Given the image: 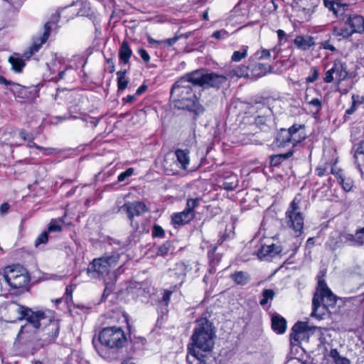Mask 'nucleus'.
<instances>
[{
  "label": "nucleus",
  "mask_w": 364,
  "mask_h": 364,
  "mask_svg": "<svg viewBox=\"0 0 364 364\" xmlns=\"http://www.w3.org/2000/svg\"><path fill=\"white\" fill-rule=\"evenodd\" d=\"M328 168V164H326L324 165H321L316 168V173L318 176H323L327 173Z\"/></svg>",
  "instance_id": "obj_50"
},
{
  "label": "nucleus",
  "mask_w": 364,
  "mask_h": 364,
  "mask_svg": "<svg viewBox=\"0 0 364 364\" xmlns=\"http://www.w3.org/2000/svg\"><path fill=\"white\" fill-rule=\"evenodd\" d=\"M9 62L11 65V68L16 73H21L25 66L24 60L19 54L14 53L9 58Z\"/></svg>",
  "instance_id": "obj_24"
},
{
  "label": "nucleus",
  "mask_w": 364,
  "mask_h": 364,
  "mask_svg": "<svg viewBox=\"0 0 364 364\" xmlns=\"http://www.w3.org/2000/svg\"><path fill=\"white\" fill-rule=\"evenodd\" d=\"M19 136L23 140L28 141V145L30 147H36V149H38L41 151H48L47 149H46L41 146H39L36 145L34 142H33V136L30 134L26 132L25 131H21L19 132Z\"/></svg>",
  "instance_id": "obj_34"
},
{
  "label": "nucleus",
  "mask_w": 364,
  "mask_h": 364,
  "mask_svg": "<svg viewBox=\"0 0 364 364\" xmlns=\"http://www.w3.org/2000/svg\"><path fill=\"white\" fill-rule=\"evenodd\" d=\"M291 140L293 146L302 141L306 138L304 127L302 125H293L290 127Z\"/></svg>",
  "instance_id": "obj_19"
},
{
  "label": "nucleus",
  "mask_w": 364,
  "mask_h": 364,
  "mask_svg": "<svg viewBox=\"0 0 364 364\" xmlns=\"http://www.w3.org/2000/svg\"><path fill=\"white\" fill-rule=\"evenodd\" d=\"M235 31H232L231 32L226 31L225 29H222L220 31H217L213 32L212 36L217 39H224L229 36L230 33H233Z\"/></svg>",
  "instance_id": "obj_43"
},
{
  "label": "nucleus",
  "mask_w": 364,
  "mask_h": 364,
  "mask_svg": "<svg viewBox=\"0 0 364 364\" xmlns=\"http://www.w3.org/2000/svg\"><path fill=\"white\" fill-rule=\"evenodd\" d=\"M48 241V232H43L35 240V246L38 247L40 245L46 244Z\"/></svg>",
  "instance_id": "obj_47"
},
{
  "label": "nucleus",
  "mask_w": 364,
  "mask_h": 364,
  "mask_svg": "<svg viewBox=\"0 0 364 364\" xmlns=\"http://www.w3.org/2000/svg\"><path fill=\"white\" fill-rule=\"evenodd\" d=\"M198 198L187 200L186 208L179 213H175L171 215V222L175 226L185 225L192 220L195 216L194 209L198 206Z\"/></svg>",
  "instance_id": "obj_9"
},
{
  "label": "nucleus",
  "mask_w": 364,
  "mask_h": 364,
  "mask_svg": "<svg viewBox=\"0 0 364 364\" xmlns=\"http://www.w3.org/2000/svg\"><path fill=\"white\" fill-rule=\"evenodd\" d=\"M254 73L257 77H262L271 73L272 67L269 64L257 63L254 68Z\"/></svg>",
  "instance_id": "obj_30"
},
{
  "label": "nucleus",
  "mask_w": 364,
  "mask_h": 364,
  "mask_svg": "<svg viewBox=\"0 0 364 364\" xmlns=\"http://www.w3.org/2000/svg\"><path fill=\"white\" fill-rule=\"evenodd\" d=\"M175 155L177 161L180 164V167L183 169H187L190 163L189 151L188 150L177 149L175 151Z\"/></svg>",
  "instance_id": "obj_22"
},
{
  "label": "nucleus",
  "mask_w": 364,
  "mask_h": 364,
  "mask_svg": "<svg viewBox=\"0 0 364 364\" xmlns=\"http://www.w3.org/2000/svg\"><path fill=\"white\" fill-rule=\"evenodd\" d=\"M318 0H296V4L304 11H310L316 6Z\"/></svg>",
  "instance_id": "obj_33"
},
{
  "label": "nucleus",
  "mask_w": 364,
  "mask_h": 364,
  "mask_svg": "<svg viewBox=\"0 0 364 364\" xmlns=\"http://www.w3.org/2000/svg\"><path fill=\"white\" fill-rule=\"evenodd\" d=\"M348 76L346 65L345 63L336 60L333 67L325 73L323 80L326 83H331L333 80L339 83Z\"/></svg>",
  "instance_id": "obj_11"
},
{
  "label": "nucleus",
  "mask_w": 364,
  "mask_h": 364,
  "mask_svg": "<svg viewBox=\"0 0 364 364\" xmlns=\"http://www.w3.org/2000/svg\"><path fill=\"white\" fill-rule=\"evenodd\" d=\"M171 97L175 107L178 109L196 110L198 109V99L192 90V87L186 78L178 80L171 91Z\"/></svg>",
  "instance_id": "obj_4"
},
{
  "label": "nucleus",
  "mask_w": 364,
  "mask_h": 364,
  "mask_svg": "<svg viewBox=\"0 0 364 364\" xmlns=\"http://www.w3.org/2000/svg\"><path fill=\"white\" fill-rule=\"evenodd\" d=\"M152 235L153 237H164L165 235V232L161 226L156 225L154 226L152 230Z\"/></svg>",
  "instance_id": "obj_49"
},
{
  "label": "nucleus",
  "mask_w": 364,
  "mask_h": 364,
  "mask_svg": "<svg viewBox=\"0 0 364 364\" xmlns=\"http://www.w3.org/2000/svg\"><path fill=\"white\" fill-rule=\"evenodd\" d=\"M247 54V48L243 47L240 50L235 51L232 55V60L235 62H239L242 59L245 58Z\"/></svg>",
  "instance_id": "obj_39"
},
{
  "label": "nucleus",
  "mask_w": 364,
  "mask_h": 364,
  "mask_svg": "<svg viewBox=\"0 0 364 364\" xmlns=\"http://www.w3.org/2000/svg\"><path fill=\"white\" fill-rule=\"evenodd\" d=\"M277 142L279 146H285L288 144H291V130L282 129L277 136Z\"/></svg>",
  "instance_id": "obj_25"
},
{
  "label": "nucleus",
  "mask_w": 364,
  "mask_h": 364,
  "mask_svg": "<svg viewBox=\"0 0 364 364\" xmlns=\"http://www.w3.org/2000/svg\"><path fill=\"white\" fill-rule=\"evenodd\" d=\"M355 237L358 246L362 245L364 242V227L356 231Z\"/></svg>",
  "instance_id": "obj_48"
},
{
  "label": "nucleus",
  "mask_w": 364,
  "mask_h": 364,
  "mask_svg": "<svg viewBox=\"0 0 364 364\" xmlns=\"http://www.w3.org/2000/svg\"><path fill=\"white\" fill-rule=\"evenodd\" d=\"M70 6L73 9L74 14H73L72 13H70L69 14H65V18H64L63 16H61V20L60 21H70V20H72L74 16H76L75 15L76 9L74 8L73 5Z\"/></svg>",
  "instance_id": "obj_53"
},
{
  "label": "nucleus",
  "mask_w": 364,
  "mask_h": 364,
  "mask_svg": "<svg viewBox=\"0 0 364 364\" xmlns=\"http://www.w3.org/2000/svg\"><path fill=\"white\" fill-rule=\"evenodd\" d=\"M50 26L45 24L43 33L40 36H36L32 40L31 45L24 51L23 57L26 59H29L33 55L37 53L42 45L46 42L50 36Z\"/></svg>",
  "instance_id": "obj_12"
},
{
  "label": "nucleus",
  "mask_w": 364,
  "mask_h": 364,
  "mask_svg": "<svg viewBox=\"0 0 364 364\" xmlns=\"http://www.w3.org/2000/svg\"><path fill=\"white\" fill-rule=\"evenodd\" d=\"M132 55V51L129 46V44L126 41H123L119 50V58L120 60L124 64L127 65L129 63V59Z\"/></svg>",
  "instance_id": "obj_23"
},
{
  "label": "nucleus",
  "mask_w": 364,
  "mask_h": 364,
  "mask_svg": "<svg viewBox=\"0 0 364 364\" xmlns=\"http://www.w3.org/2000/svg\"><path fill=\"white\" fill-rule=\"evenodd\" d=\"M127 73V70H122L117 73V85L119 90H124L128 84V80L125 77V75Z\"/></svg>",
  "instance_id": "obj_35"
},
{
  "label": "nucleus",
  "mask_w": 364,
  "mask_h": 364,
  "mask_svg": "<svg viewBox=\"0 0 364 364\" xmlns=\"http://www.w3.org/2000/svg\"><path fill=\"white\" fill-rule=\"evenodd\" d=\"M274 296V292L272 289H264L262 291V299L259 303L262 306L266 305L269 301H272Z\"/></svg>",
  "instance_id": "obj_37"
},
{
  "label": "nucleus",
  "mask_w": 364,
  "mask_h": 364,
  "mask_svg": "<svg viewBox=\"0 0 364 364\" xmlns=\"http://www.w3.org/2000/svg\"><path fill=\"white\" fill-rule=\"evenodd\" d=\"M321 45L323 47V48H324V49L330 50L331 51H335L336 50V48L333 45H331L330 43V42L328 41L321 42Z\"/></svg>",
  "instance_id": "obj_54"
},
{
  "label": "nucleus",
  "mask_w": 364,
  "mask_h": 364,
  "mask_svg": "<svg viewBox=\"0 0 364 364\" xmlns=\"http://www.w3.org/2000/svg\"><path fill=\"white\" fill-rule=\"evenodd\" d=\"M331 173L337 178V180L338 179L339 176H343L342 171L337 168L335 166L331 167Z\"/></svg>",
  "instance_id": "obj_56"
},
{
  "label": "nucleus",
  "mask_w": 364,
  "mask_h": 364,
  "mask_svg": "<svg viewBox=\"0 0 364 364\" xmlns=\"http://www.w3.org/2000/svg\"><path fill=\"white\" fill-rule=\"evenodd\" d=\"M299 201L295 198L286 212L287 223L295 232H301L304 228V216L299 207Z\"/></svg>",
  "instance_id": "obj_8"
},
{
  "label": "nucleus",
  "mask_w": 364,
  "mask_h": 364,
  "mask_svg": "<svg viewBox=\"0 0 364 364\" xmlns=\"http://www.w3.org/2000/svg\"><path fill=\"white\" fill-rule=\"evenodd\" d=\"M171 294L172 291L168 290H166L164 293L163 301L166 303V305L168 304L170 300Z\"/></svg>",
  "instance_id": "obj_58"
},
{
  "label": "nucleus",
  "mask_w": 364,
  "mask_h": 364,
  "mask_svg": "<svg viewBox=\"0 0 364 364\" xmlns=\"http://www.w3.org/2000/svg\"><path fill=\"white\" fill-rule=\"evenodd\" d=\"M19 311L22 317L35 328H45L48 325H52L55 328V331L53 336H58L59 323L55 319L56 314L54 311L48 309H33L24 306H20Z\"/></svg>",
  "instance_id": "obj_3"
},
{
  "label": "nucleus",
  "mask_w": 364,
  "mask_h": 364,
  "mask_svg": "<svg viewBox=\"0 0 364 364\" xmlns=\"http://www.w3.org/2000/svg\"><path fill=\"white\" fill-rule=\"evenodd\" d=\"M9 205L8 203H4L1 205L0 207V211L2 213H5L7 212V210H9Z\"/></svg>",
  "instance_id": "obj_63"
},
{
  "label": "nucleus",
  "mask_w": 364,
  "mask_h": 364,
  "mask_svg": "<svg viewBox=\"0 0 364 364\" xmlns=\"http://www.w3.org/2000/svg\"><path fill=\"white\" fill-rule=\"evenodd\" d=\"M294 43L297 48L302 50H307L314 46L315 41L314 38L310 36L299 35L296 36L294 40Z\"/></svg>",
  "instance_id": "obj_17"
},
{
  "label": "nucleus",
  "mask_w": 364,
  "mask_h": 364,
  "mask_svg": "<svg viewBox=\"0 0 364 364\" xmlns=\"http://www.w3.org/2000/svg\"><path fill=\"white\" fill-rule=\"evenodd\" d=\"M343 241L342 235L335 232L332 234L326 242V245L332 250L340 247Z\"/></svg>",
  "instance_id": "obj_28"
},
{
  "label": "nucleus",
  "mask_w": 364,
  "mask_h": 364,
  "mask_svg": "<svg viewBox=\"0 0 364 364\" xmlns=\"http://www.w3.org/2000/svg\"><path fill=\"white\" fill-rule=\"evenodd\" d=\"M5 282L14 289L24 287L29 282L28 273L19 266H9L0 274ZM1 279L0 278V280Z\"/></svg>",
  "instance_id": "obj_7"
},
{
  "label": "nucleus",
  "mask_w": 364,
  "mask_h": 364,
  "mask_svg": "<svg viewBox=\"0 0 364 364\" xmlns=\"http://www.w3.org/2000/svg\"><path fill=\"white\" fill-rule=\"evenodd\" d=\"M206 74L207 73H205L204 70H198L192 72L183 78H186L188 82H190L191 85V84H193L204 87L205 81V77L206 76Z\"/></svg>",
  "instance_id": "obj_18"
},
{
  "label": "nucleus",
  "mask_w": 364,
  "mask_h": 364,
  "mask_svg": "<svg viewBox=\"0 0 364 364\" xmlns=\"http://www.w3.org/2000/svg\"><path fill=\"white\" fill-rule=\"evenodd\" d=\"M228 76L227 73L225 75H220L215 73H207L205 77V81L204 84L205 87H219L221 85L225 83L228 80Z\"/></svg>",
  "instance_id": "obj_15"
},
{
  "label": "nucleus",
  "mask_w": 364,
  "mask_h": 364,
  "mask_svg": "<svg viewBox=\"0 0 364 364\" xmlns=\"http://www.w3.org/2000/svg\"><path fill=\"white\" fill-rule=\"evenodd\" d=\"M291 343L298 345L304 340H308L311 334H314L322 344H328L332 340L331 330L310 326L308 322L299 321L291 329Z\"/></svg>",
  "instance_id": "obj_5"
},
{
  "label": "nucleus",
  "mask_w": 364,
  "mask_h": 364,
  "mask_svg": "<svg viewBox=\"0 0 364 364\" xmlns=\"http://www.w3.org/2000/svg\"><path fill=\"white\" fill-rule=\"evenodd\" d=\"M312 304L313 311L311 316L318 320L329 316L332 310L336 308V296L323 281L318 282Z\"/></svg>",
  "instance_id": "obj_2"
},
{
  "label": "nucleus",
  "mask_w": 364,
  "mask_h": 364,
  "mask_svg": "<svg viewBox=\"0 0 364 364\" xmlns=\"http://www.w3.org/2000/svg\"><path fill=\"white\" fill-rule=\"evenodd\" d=\"M270 57V51L269 50L263 49L261 51V55L259 58L261 59H268Z\"/></svg>",
  "instance_id": "obj_60"
},
{
  "label": "nucleus",
  "mask_w": 364,
  "mask_h": 364,
  "mask_svg": "<svg viewBox=\"0 0 364 364\" xmlns=\"http://www.w3.org/2000/svg\"><path fill=\"white\" fill-rule=\"evenodd\" d=\"M312 70V75L311 76H309L307 78H306V82H314V81H316L318 77V70L317 68H313L311 69Z\"/></svg>",
  "instance_id": "obj_51"
},
{
  "label": "nucleus",
  "mask_w": 364,
  "mask_h": 364,
  "mask_svg": "<svg viewBox=\"0 0 364 364\" xmlns=\"http://www.w3.org/2000/svg\"><path fill=\"white\" fill-rule=\"evenodd\" d=\"M0 84L5 85H11L14 87L18 86L17 84H14L10 81H8L6 78H4L3 76H1V75H0Z\"/></svg>",
  "instance_id": "obj_61"
},
{
  "label": "nucleus",
  "mask_w": 364,
  "mask_h": 364,
  "mask_svg": "<svg viewBox=\"0 0 364 364\" xmlns=\"http://www.w3.org/2000/svg\"><path fill=\"white\" fill-rule=\"evenodd\" d=\"M338 183L342 186L346 191H350L353 187V181L350 178H345L343 176H339Z\"/></svg>",
  "instance_id": "obj_40"
},
{
  "label": "nucleus",
  "mask_w": 364,
  "mask_h": 364,
  "mask_svg": "<svg viewBox=\"0 0 364 364\" xmlns=\"http://www.w3.org/2000/svg\"><path fill=\"white\" fill-rule=\"evenodd\" d=\"M342 237L343 239H345L346 242L348 245L358 246V244H357V242L355 240L356 239L355 234V235H352V234L342 235Z\"/></svg>",
  "instance_id": "obj_45"
},
{
  "label": "nucleus",
  "mask_w": 364,
  "mask_h": 364,
  "mask_svg": "<svg viewBox=\"0 0 364 364\" xmlns=\"http://www.w3.org/2000/svg\"><path fill=\"white\" fill-rule=\"evenodd\" d=\"M282 249L280 245L275 244H264L257 252V256L260 259H269L272 258L282 252Z\"/></svg>",
  "instance_id": "obj_14"
},
{
  "label": "nucleus",
  "mask_w": 364,
  "mask_h": 364,
  "mask_svg": "<svg viewBox=\"0 0 364 364\" xmlns=\"http://www.w3.org/2000/svg\"><path fill=\"white\" fill-rule=\"evenodd\" d=\"M60 220H52L48 226L49 232H59L61 230L60 226Z\"/></svg>",
  "instance_id": "obj_44"
},
{
  "label": "nucleus",
  "mask_w": 364,
  "mask_h": 364,
  "mask_svg": "<svg viewBox=\"0 0 364 364\" xmlns=\"http://www.w3.org/2000/svg\"><path fill=\"white\" fill-rule=\"evenodd\" d=\"M238 185V180L236 175H232L230 177V181H225L223 183L224 189L228 191H232L235 189Z\"/></svg>",
  "instance_id": "obj_36"
},
{
  "label": "nucleus",
  "mask_w": 364,
  "mask_h": 364,
  "mask_svg": "<svg viewBox=\"0 0 364 364\" xmlns=\"http://www.w3.org/2000/svg\"><path fill=\"white\" fill-rule=\"evenodd\" d=\"M104 282L105 284V289L104 294H107L108 295L112 291V284H111L109 282H107V279H105Z\"/></svg>",
  "instance_id": "obj_59"
},
{
  "label": "nucleus",
  "mask_w": 364,
  "mask_h": 364,
  "mask_svg": "<svg viewBox=\"0 0 364 364\" xmlns=\"http://www.w3.org/2000/svg\"><path fill=\"white\" fill-rule=\"evenodd\" d=\"M76 9L75 15L88 17L90 13V3L88 0H79L73 4Z\"/></svg>",
  "instance_id": "obj_20"
},
{
  "label": "nucleus",
  "mask_w": 364,
  "mask_h": 364,
  "mask_svg": "<svg viewBox=\"0 0 364 364\" xmlns=\"http://www.w3.org/2000/svg\"><path fill=\"white\" fill-rule=\"evenodd\" d=\"M272 329L279 334H282L286 331L287 323L284 318L280 316H274L272 318Z\"/></svg>",
  "instance_id": "obj_21"
},
{
  "label": "nucleus",
  "mask_w": 364,
  "mask_h": 364,
  "mask_svg": "<svg viewBox=\"0 0 364 364\" xmlns=\"http://www.w3.org/2000/svg\"><path fill=\"white\" fill-rule=\"evenodd\" d=\"M335 361L336 364H350V360L346 358L338 357Z\"/></svg>",
  "instance_id": "obj_62"
},
{
  "label": "nucleus",
  "mask_w": 364,
  "mask_h": 364,
  "mask_svg": "<svg viewBox=\"0 0 364 364\" xmlns=\"http://www.w3.org/2000/svg\"><path fill=\"white\" fill-rule=\"evenodd\" d=\"M354 157L358 165H360V162H364V142L360 143V146L357 148Z\"/></svg>",
  "instance_id": "obj_38"
},
{
  "label": "nucleus",
  "mask_w": 364,
  "mask_h": 364,
  "mask_svg": "<svg viewBox=\"0 0 364 364\" xmlns=\"http://www.w3.org/2000/svg\"><path fill=\"white\" fill-rule=\"evenodd\" d=\"M309 105L313 107L311 112L317 114L321 108V100L319 98H314L309 102Z\"/></svg>",
  "instance_id": "obj_41"
},
{
  "label": "nucleus",
  "mask_w": 364,
  "mask_h": 364,
  "mask_svg": "<svg viewBox=\"0 0 364 364\" xmlns=\"http://www.w3.org/2000/svg\"><path fill=\"white\" fill-rule=\"evenodd\" d=\"M168 246L169 245H164L161 246L158 250V254L160 255H166L168 253Z\"/></svg>",
  "instance_id": "obj_55"
},
{
  "label": "nucleus",
  "mask_w": 364,
  "mask_h": 364,
  "mask_svg": "<svg viewBox=\"0 0 364 364\" xmlns=\"http://www.w3.org/2000/svg\"><path fill=\"white\" fill-rule=\"evenodd\" d=\"M230 277L238 285H245L250 281V274L242 271L235 272Z\"/></svg>",
  "instance_id": "obj_26"
},
{
  "label": "nucleus",
  "mask_w": 364,
  "mask_h": 364,
  "mask_svg": "<svg viewBox=\"0 0 364 364\" xmlns=\"http://www.w3.org/2000/svg\"><path fill=\"white\" fill-rule=\"evenodd\" d=\"M134 171V170L133 168H129L125 171L122 172L118 176V181L119 182H122V181H125L127 178H129V177H130L131 176L133 175Z\"/></svg>",
  "instance_id": "obj_46"
},
{
  "label": "nucleus",
  "mask_w": 364,
  "mask_h": 364,
  "mask_svg": "<svg viewBox=\"0 0 364 364\" xmlns=\"http://www.w3.org/2000/svg\"><path fill=\"white\" fill-rule=\"evenodd\" d=\"M139 54L140 57L146 62L148 63L150 60V56L149 53L143 48L139 50Z\"/></svg>",
  "instance_id": "obj_52"
},
{
  "label": "nucleus",
  "mask_w": 364,
  "mask_h": 364,
  "mask_svg": "<svg viewBox=\"0 0 364 364\" xmlns=\"http://www.w3.org/2000/svg\"><path fill=\"white\" fill-rule=\"evenodd\" d=\"M364 31V24H338L333 29L334 34L341 38H348L354 33Z\"/></svg>",
  "instance_id": "obj_13"
},
{
  "label": "nucleus",
  "mask_w": 364,
  "mask_h": 364,
  "mask_svg": "<svg viewBox=\"0 0 364 364\" xmlns=\"http://www.w3.org/2000/svg\"><path fill=\"white\" fill-rule=\"evenodd\" d=\"M146 90V86L141 85L136 90V95H139L142 94Z\"/></svg>",
  "instance_id": "obj_64"
},
{
  "label": "nucleus",
  "mask_w": 364,
  "mask_h": 364,
  "mask_svg": "<svg viewBox=\"0 0 364 364\" xmlns=\"http://www.w3.org/2000/svg\"><path fill=\"white\" fill-rule=\"evenodd\" d=\"M118 262L117 257H109L106 258L95 259L92 261V267L94 272L100 276H110V278H114V274H110V269L114 267Z\"/></svg>",
  "instance_id": "obj_10"
},
{
  "label": "nucleus",
  "mask_w": 364,
  "mask_h": 364,
  "mask_svg": "<svg viewBox=\"0 0 364 364\" xmlns=\"http://www.w3.org/2000/svg\"><path fill=\"white\" fill-rule=\"evenodd\" d=\"M129 219L132 220L134 216L141 215L147 211V208L141 202L126 203L124 205Z\"/></svg>",
  "instance_id": "obj_16"
},
{
  "label": "nucleus",
  "mask_w": 364,
  "mask_h": 364,
  "mask_svg": "<svg viewBox=\"0 0 364 364\" xmlns=\"http://www.w3.org/2000/svg\"><path fill=\"white\" fill-rule=\"evenodd\" d=\"M72 13L74 14L73 9L70 6H66L59 10H56L54 13L52 14L50 16V21L48 23H56L61 20V16L65 18V14H69Z\"/></svg>",
  "instance_id": "obj_27"
},
{
  "label": "nucleus",
  "mask_w": 364,
  "mask_h": 364,
  "mask_svg": "<svg viewBox=\"0 0 364 364\" xmlns=\"http://www.w3.org/2000/svg\"><path fill=\"white\" fill-rule=\"evenodd\" d=\"M176 41H177V38H168V39H166V41H157L154 40V38H152L150 36L148 37V42L150 44H163V43H166L168 46H172V45H173L176 42Z\"/></svg>",
  "instance_id": "obj_42"
},
{
  "label": "nucleus",
  "mask_w": 364,
  "mask_h": 364,
  "mask_svg": "<svg viewBox=\"0 0 364 364\" xmlns=\"http://www.w3.org/2000/svg\"><path fill=\"white\" fill-rule=\"evenodd\" d=\"M292 155V151H288L286 154H280L277 155H273L270 157V164L272 166H278L283 161L289 158Z\"/></svg>",
  "instance_id": "obj_32"
},
{
  "label": "nucleus",
  "mask_w": 364,
  "mask_h": 364,
  "mask_svg": "<svg viewBox=\"0 0 364 364\" xmlns=\"http://www.w3.org/2000/svg\"><path fill=\"white\" fill-rule=\"evenodd\" d=\"M99 341L102 345L110 349L118 350L125 345L127 336L121 327H107L100 332Z\"/></svg>",
  "instance_id": "obj_6"
},
{
  "label": "nucleus",
  "mask_w": 364,
  "mask_h": 364,
  "mask_svg": "<svg viewBox=\"0 0 364 364\" xmlns=\"http://www.w3.org/2000/svg\"><path fill=\"white\" fill-rule=\"evenodd\" d=\"M215 332L213 325L206 319L197 322L188 346L186 360L188 364H215L213 355Z\"/></svg>",
  "instance_id": "obj_1"
},
{
  "label": "nucleus",
  "mask_w": 364,
  "mask_h": 364,
  "mask_svg": "<svg viewBox=\"0 0 364 364\" xmlns=\"http://www.w3.org/2000/svg\"><path fill=\"white\" fill-rule=\"evenodd\" d=\"M245 4H242V3H239L237 6H235L234 9H233V13H234V15L235 16H240V14H238L237 13L241 10V9H245Z\"/></svg>",
  "instance_id": "obj_57"
},
{
  "label": "nucleus",
  "mask_w": 364,
  "mask_h": 364,
  "mask_svg": "<svg viewBox=\"0 0 364 364\" xmlns=\"http://www.w3.org/2000/svg\"><path fill=\"white\" fill-rule=\"evenodd\" d=\"M226 73L228 78H232L234 77H242L248 75V68L246 66H241Z\"/></svg>",
  "instance_id": "obj_29"
},
{
  "label": "nucleus",
  "mask_w": 364,
  "mask_h": 364,
  "mask_svg": "<svg viewBox=\"0 0 364 364\" xmlns=\"http://www.w3.org/2000/svg\"><path fill=\"white\" fill-rule=\"evenodd\" d=\"M323 5L333 11L335 15H338V12L341 11L342 7L344 6L340 2L333 0H323Z\"/></svg>",
  "instance_id": "obj_31"
}]
</instances>
